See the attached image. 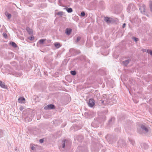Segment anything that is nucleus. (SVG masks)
<instances>
[{
    "instance_id": "f257e3e1",
    "label": "nucleus",
    "mask_w": 152,
    "mask_h": 152,
    "mask_svg": "<svg viewBox=\"0 0 152 152\" xmlns=\"http://www.w3.org/2000/svg\"><path fill=\"white\" fill-rule=\"evenodd\" d=\"M107 138L109 143H112L117 140V137L116 136L110 135L107 136Z\"/></svg>"
},
{
    "instance_id": "f03ea898",
    "label": "nucleus",
    "mask_w": 152,
    "mask_h": 152,
    "mask_svg": "<svg viewBox=\"0 0 152 152\" xmlns=\"http://www.w3.org/2000/svg\"><path fill=\"white\" fill-rule=\"evenodd\" d=\"M136 9V7L134 4L132 3L129 4L127 8V11L129 13L133 12Z\"/></svg>"
},
{
    "instance_id": "7ed1b4c3",
    "label": "nucleus",
    "mask_w": 152,
    "mask_h": 152,
    "mask_svg": "<svg viewBox=\"0 0 152 152\" xmlns=\"http://www.w3.org/2000/svg\"><path fill=\"white\" fill-rule=\"evenodd\" d=\"M104 20L108 24L112 23L114 22L113 19L108 17H105Z\"/></svg>"
},
{
    "instance_id": "20e7f679",
    "label": "nucleus",
    "mask_w": 152,
    "mask_h": 152,
    "mask_svg": "<svg viewBox=\"0 0 152 152\" xmlns=\"http://www.w3.org/2000/svg\"><path fill=\"white\" fill-rule=\"evenodd\" d=\"M98 104H108L111 105V104L110 103V102L107 100H103L102 99L98 100L97 101Z\"/></svg>"
},
{
    "instance_id": "39448f33",
    "label": "nucleus",
    "mask_w": 152,
    "mask_h": 152,
    "mask_svg": "<svg viewBox=\"0 0 152 152\" xmlns=\"http://www.w3.org/2000/svg\"><path fill=\"white\" fill-rule=\"evenodd\" d=\"M55 108V106L53 104H48L44 107L45 110H50L54 109Z\"/></svg>"
},
{
    "instance_id": "423d86ee",
    "label": "nucleus",
    "mask_w": 152,
    "mask_h": 152,
    "mask_svg": "<svg viewBox=\"0 0 152 152\" xmlns=\"http://www.w3.org/2000/svg\"><path fill=\"white\" fill-rule=\"evenodd\" d=\"M94 104L95 101L94 100L92 99H90L88 102V106L91 107H92Z\"/></svg>"
},
{
    "instance_id": "0eeeda50",
    "label": "nucleus",
    "mask_w": 152,
    "mask_h": 152,
    "mask_svg": "<svg viewBox=\"0 0 152 152\" xmlns=\"http://www.w3.org/2000/svg\"><path fill=\"white\" fill-rule=\"evenodd\" d=\"M140 128L142 131H144L146 133H148L149 131L148 128L143 124H141V125Z\"/></svg>"
},
{
    "instance_id": "6e6552de",
    "label": "nucleus",
    "mask_w": 152,
    "mask_h": 152,
    "mask_svg": "<svg viewBox=\"0 0 152 152\" xmlns=\"http://www.w3.org/2000/svg\"><path fill=\"white\" fill-rule=\"evenodd\" d=\"M99 124L97 121H94L91 124V126L94 127H97L99 126Z\"/></svg>"
},
{
    "instance_id": "1a4fd4ad",
    "label": "nucleus",
    "mask_w": 152,
    "mask_h": 152,
    "mask_svg": "<svg viewBox=\"0 0 152 152\" xmlns=\"http://www.w3.org/2000/svg\"><path fill=\"white\" fill-rule=\"evenodd\" d=\"M18 101L20 103H24L25 101V99L24 97H21L18 98Z\"/></svg>"
},
{
    "instance_id": "9d476101",
    "label": "nucleus",
    "mask_w": 152,
    "mask_h": 152,
    "mask_svg": "<svg viewBox=\"0 0 152 152\" xmlns=\"http://www.w3.org/2000/svg\"><path fill=\"white\" fill-rule=\"evenodd\" d=\"M0 86L3 88L6 89L7 86L5 85V83L2 81L0 80Z\"/></svg>"
},
{
    "instance_id": "9b49d317",
    "label": "nucleus",
    "mask_w": 152,
    "mask_h": 152,
    "mask_svg": "<svg viewBox=\"0 0 152 152\" xmlns=\"http://www.w3.org/2000/svg\"><path fill=\"white\" fill-rule=\"evenodd\" d=\"M130 59H128L123 61V64L125 66H126L130 61Z\"/></svg>"
},
{
    "instance_id": "f8f14e48",
    "label": "nucleus",
    "mask_w": 152,
    "mask_h": 152,
    "mask_svg": "<svg viewBox=\"0 0 152 152\" xmlns=\"http://www.w3.org/2000/svg\"><path fill=\"white\" fill-rule=\"evenodd\" d=\"M72 29L71 28H67L66 29V33L67 35H69L71 34Z\"/></svg>"
},
{
    "instance_id": "ddd939ff",
    "label": "nucleus",
    "mask_w": 152,
    "mask_h": 152,
    "mask_svg": "<svg viewBox=\"0 0 152 152\" xmlns=\"http://www.w3.org/2000/svg\"><path fill=\"white\" fill-rule=\"evenodd\" d=\"M55 47L57 48H59L61 47L60 44L59 42H55L54 43Z\"/></svg>"
},
{
    "instance_id": "4468645a",
    "label": "nucleus",
    "mask_w": 152,
    "mask_h": 152,
    "mask_svg": "<svg viewBox=\"0 0 152 152\" xmlns=\"http://www.w3.org/2000/svg\"><path fill=\"white\" fill-rule=\"evenodd\" d=\"M26 30L29 34H31L32 33V31L29 27H27L26 28Z\"/></svg>"
},
{
    "instance_id": "2eb2a0df",
    "label": "nucleus",
    "mask_w": 152,
    "mask_h": 152,
    "mask_svg": "<svg viewBox=\"0 0 152 152\" xmlns=\"http://www.w3.org/2000/svg\"><path fill=\"white\" fill-rule=\"evenodd\" d=\"M46 40V39H40L39 41V42L40 44H44V42Z\"/></svg>"
},
{
    "instance_id": "dca6fc26",
    "label": "nucleus",
    "mask_w": 152,
    "mask_h": 152,
    "mask_svg": "<svg viewBox=\"0 0 152 152\" xmlns=\"http://www.w3.org/2000/svg\"><path fill=\"white\" fill-rule=\"evenodd\" d=\"M5 14L6 15L8 19H10L11 17V15L10 14H9L7 12H6L5 13Z\"/></svg>"
},
{
    "instance_id": "f3484780",
    "label": "nucleus",
    "mask_w": 152,
    "mask_h": 152,
    "mask_svg": "<svg viewBox=\"0 0 152 152\" xmlns=\"http://www.w3.org/2000/svg\"><path fill=\"white\" fill-rule=\"evenodd\" d=\"M66 140H64L62 141V148H64L65 146Z\"/></svg>"
},
{
    "instance_id": "a211bd4d",
    "label": "nucleus",
    "mask_w": 152,
    "mask_h": 152,
    "mask_svg": "<svg viewBox=\"0 0 152 152\" xmlns=\"http://www.w3.org/2000/svg\"><path fill=\"white\" fill-rule=\"evenodd\" d=\"M115 120V118H112L109 121L108 123L109 124H110L114 122Z\"/></svg>"
},
{
    "instance_id": "6ab92c4d",
    "label": "nucleus",
    "mask_w": 152,
    "mask_h": 152,
    "mask_svg": "<svg viewBox=\"0 0 152 152\" xmlns=\"http://www.w3.org/2000/svg\"><path fill=\"white\" fill-rule=\"evenodd\" d=\"M140 10H141V12H144L145 11V8L144 6L140 7L139 8Z\"/></svg>"
},
{
    "instance_id": "aec40b11",
    "label": "nucleus",
    "mask_w": 152,
    "mask_h": 152,
    "mask_svg": "<svg viewBox=\"0 0 152 152\" xmlns=\"http://www.w3.org/2000/svg\"><path fill=\"white\" fill-rule=\"evenodd\" d=\"M10 44L13 47L15 48L17 47V45L16 44V43L15 42H12L10 43Z\"/></svg>"
},
{
    "instance_id": "412c9836",
    "label": "nucleus",
    "mask_w": 152,
    "mask_h": 152,
    "mask_svg": "<svg viewBox=\"0 0 152 152\" xmlns=\"http://www.w3.org/2000/svg\"><path fill=\"white\" fill-rule=\"evenodd\" d=\"M66 10L67 11L68 13H70L72 12V8H67L66 9Z\"/></svg>"
},
{
    "instance_id": "4be33fe9",
    "label": "nucleus",
    "mask_w": 152,
    "mask_h": 152,
    "mask_svg": "<svg viewBox=\"0 0 152 152\" xmlns=\"http://www.w3.org/2000/svg\"><path fill=\"white\" fill-rule=\"evenodd\" d=\"M70 73L73 75H75L76 74V71H71L70 72Z\"/></svg>"
},
{
    "instance_id": "5701e85b",
    "label": "nucleus",
    "mask_w": 152,
    "mask_h": 152,
    "mask_svg": "<svg viewBox=\"0 0 152 152\" xmlns=\"http://www.w3.org/2000/svg\"><path fill=\"white\" fill-rule=\"evenodd\" d=\"M56 15L62 16L63 15V12H59L56 13Z\"/></svg>"
},
{
    "instance_id": "b1692460",
    "label": "nucleus",
    "mask_w": 152,
    "mask_h": 152,
    "mask_svg": "<svg viewBox=\"0 0 152 152\" xmlns=\"http://www.w3.org/2000/svg\"><path fill=\"white\" fill-rule=\"evenodd\" d=\"M129 141L132 145H134L135 142L133 140H129Z\"/></svg>"
},
{
    "instance_id": "393cba45",
    "label": "nucleus",
    "mask_w": 152,
    "mask_h": 152,
    "mask_svg": "<svg viewBox=\"0 0 152 152\" xmlns=\"http://www.w3.org/2000/svg\"><path fill=\"white\" fill-rule=\"evenodd\" d=\"M132 39L135 42H137L139 41V39L134 37H133Z\"/></svg>"
},
{
    "instance_id": "a878e982",
    "label": "nucleus",
    "mask_w": 152,
    "mask_h": 152,
    "mask_svg": "<svg viewBox=\"0 0 152 152\" xmlns=\"http://www.w3.org/2000/svg\"><path fill=\"white\" fill-rule=\"evenodd\" d=\"M143 146L145 149H146L148 148V146L146 144H144L143 145Z\"/></svg>"
},
{
    "instance_id": "bb28decb",
    "label": "nucleus",
    "mask_w": 152,
    "mask_h": 152,
    "mask_svg": "<svg viewBox=\"0 0 152 152\" xmlns=\"http://www.w3.org/2000/svg\"><path fill=\"white\" fill-rule=\"evenodd\" d=\"M2 35H3V37L4 38H7V35L5 33H3Z\"/></svg>"
},
{
    "instance_id": "cd10ccee",
    "label": "nucleus",
    "mask_w": 152,
    "mask_h": 152,
    "mask_svg": "<svg viewBox=\"0 0 152 152\" xmlns=\"http://www.w3.org/2000/svg\"><path fill=\"white\" fill-rule=\"evenodd\" d=\"M146 51L148 53H150L151 55H152V50H148Z\"/></svg>"
},
{
    "instance_id": "c85d7f7f",
    "label": "nucleus",
    "mask_w": 152,
    "mask_h": 152,
    "mask_svg": "<svg viewBox=\"0 0 152 152\" xmlns=\"http://www.w3.org/2000/svg\"><path fill=\"white\" fill-rule=\"evenodd\" d=\"M85 15V12H82L81 13L80 15L81 16H84Z\"/></svg>"
},
{
    "instance_id": "c756f323",
    "label": "nucleus",
    "mask_w": 152,
    "mask_h": 152,
    "mask_svg": "<svg viewBox=\"0 0 152 152\" xmlns=\"http://www.w3.org/2000/svg\"><path fill=\"white\" fill-rule=\"evenodd\" d=\"M81 39V37H78L77 38V39H76V42H78Z\"/></svg>"
},
{
    "instance_id": "7c9ffc66",
    "label": "nucleus",
    "mask_w": 152,
    "mask_h": 152,
    "mask_svg": "<svg viewBox=\"0 0 152 152\" xmlns=\"http://www.w3.org/2000/svg\"><path fill=\"white\" fill-rule=\"evenodd\" d=\"M149 7L151 11L152 12V2L150 4Z\"/></svg>"
},
{
    "instance_id": "2f4dec72",
    "label": "nucleus",
    "mask_w": 152,
    "mask_h": 152,
    "mask_svg": "<svg viewBox=\"0 0 152 152\" xmlns=\"http://www.w3.org/2000/svg\"><path fill=\"white\" fill-rule=\"evenodd\" d=\"M28 39L31 40H33L34 39V37L32 36L29 37Z\"/></svg>"
},
{
    "instance_id": "473e14b6",
    "label": "nucleus",
    "mask_w": 152,
    "mask_h": 152,
    "mask_svg": "<svg viewBox=\"0 0 152 152\" xmlns=\"http://www.w3.org/2000/svg\"><path fill=\"white\" fill-rule=\"evenodd\" d=\"M24 109L23 107V106H20L19 108V109L20 110L22 111Z\"/></svg>"
},
{
    "instance_id": "72a5a7b5",
    "label": "nucleus",
    "mask_w": 152,
    "mask_h": 152,
    "mask_svg": "<svg viewBox=\"0 0 152 152\" xmlns=\"http://www.w3.org/2000/svg\"><path fill=\"white\" fill-rule=\"evenodd\" d=\"M44 142V140L43 139H41L39 140V142L40 143H42Z\"/></svg>"
},
{
    "instance_id": "f704fd0d",
    "label": "nucleus",
    "mask_w": 152,
    "mask_h": 152,
    "mask_svg": "<svg viewBox=\"0 0 152 152\" xmlns=\"http://www.w3.org/2000/svg\"><path fill=\"white\" fill-rule=\"evenodd\" d=\"M126 25V24L125 23H124L122 26L123 28H124L125 27Z\"/></svg>"
},
{
    "instance_id": "c9c22d12",
    "label": "nucleus",
    "mask_w": 152,
    "mask_h": 152,
    "mask_svg": "<svg viewBox=\"0 0 152 152\" xmlns=\"http://www.w3.org/2000/svg\"><path fill=\"white\" fill-rule=\"evenodd\" d=\"M34 148H35V147L34 146H32L31 147V149L32 150H34Z\"/></svg>"
},
{
    "instance_id": "e433bc0d",
    "label": "nucleus",
    "mask_w": 152,
    "mask_h": 152,
    "mask_svg": "<svg viewBox=\"0 0 152 152\" xmlns=\"http://www.w3.org/2000/svg\"><path fill=\"white\" fill-rule=\"evenodd\" d=\"M59 148L60 149L61 151V148H62V147H61V146H59Z\"/></svg>"
},
{
    "instance_id": "4c0bfd02",
    "label": "nucleus",
    "mask_w": 152,
    "mask_h": 152,
    "mask_svg": "<svg viewBox=\"0 0 152 152\" xmlns=\"http://www.w3.org/2000/svg\"><path fill=\"white\" fill-rule=\"evenodd\" d=\"M59 148L60 149L61 151V148H62V147H61V146H59Z\"/></svg>"
},
{
    "instance_id": "58836bf2",
    "label": "nucleus",
    "mask_w": 152,
    "mask_h": 152,
    "mask_svg": "<svg viewBox=\"0 0 152 152\" xmlns=\"http://www.w3.org/2000/svg\"><path fill=\"white\" fill-rule=\"evenodd\" d=\"M85 152H88V150L87 149H86L85 150Z\"/></svg>"
},
{
    "instance_id": "ea45409f",
    "label": "nucleus",
    "mask_w": 152,
    "mask_h": 152,
    "mask_svg": "<svg viewBox=\"0 0 152 152\" xmlns=\"http://www.w3.org/2000/svg\"><path fill=\"white\" fill-rule=\"evenodd\" d=\"M146 50V49H143V50H142V51H145Z\"/></svg>"
},
{
    "instance_id": "a19ab883",
    "label": "nucleus",
    "mask_w": 152,
    "mask_h": 152,
    "mask_svg": "<svg viewBox=\"0 0 152 152\" xmlns=\"http://www.w3.org/2000/svg\"><path fill=\"white\" fill-rule=\"evenodd\" d=\"M117 101L116 100L114 101V102H113V103H115Z\"/></svg>"
},
{
    "instance_id": "79ce46f5",
    "label": "nucleus",
    "mask_w": 152,
    "mask_h": 152,
    "mask_svg": "<svg viewBox=\"0 0 152 152\" xmlns=\"http://www.w3.org/2000/svg\"><path fill=\"white\" fill-rule=\"evenodd\" d=\"M17 148H15V150L16 151V150H17Z\"/></svg>"
},
{
    "instance_id": "37998d69",
    "label": "nucleus",
    "mask_w": 152,
    "mask_h": 152,
    "mask_svg": "<svg viewBox=\"0 0 152 152\" xmlns=\"http://www.w3.org/2000/svg\"><path fill=\"white\" fill-rule=\"evenodd\" d=\"M61 0H59V1L60 2Z\"/></svg>"
},
{
    "instance_id": "c03bdc74",
    "label": "nucleus",
    "mask_w": 152,
    "mask_h": 152,
    "mask_svg": "<svg viewBox=\"0 0 152 152\" xmlns=\"http://www.w3.org/2000/svg\"><path fill=\"white\" fill-rule=\"evenodd\" d=\"M79 52L78 53H80V51H79Z\"/></svg>"
},
{
    "instance_id": "a18cd8bd",
    "label": "nucleus",
    "mask_w": 152,
    "mask_h": 152,
    "mask_svg": "<svg viewBox=\"0 0 152 152\" xmlns=\"http://www.w3.org/2000/svg\"><path fill=\"white\" fill-rule=\"evenodd\" d=\"M139 132L140 133H141L140 132Z\"/></svg>"
}]
</instances>
